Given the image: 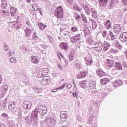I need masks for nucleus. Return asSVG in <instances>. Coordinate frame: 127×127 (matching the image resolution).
<instances>
[{
	"instance_id": "nucleus-7",
	"label": "nucleus",
	"mask_w": 127,
	"mask_h": 127,
	"mask_svg": "<svg viewBox=\"0 0 127 127\" xmlns=\"http://www.w3.org/2000/svg\"><path fill=\"white\" fill-rule=\"evenodd\" d=\"M120 39L122 42H127V33H124L120 35Z\"/></svg>"
},
{
	"instance_id": "nucleus-32",
	"label": "nucleus",
	"mask_w": 127,
	"mask_h": 127,
	"mask_svg": "<svg viewBox=\"0 0 127 127\" xmlns=\"http://www.w3.org/2000/svg\"><path fill=\"white\" fill-rule=\"evenodd\" d=\"M38 78H44V77H46V74L43 73L42 72L40 71L38 73Z\"/></svg>"
},
{
	"instance_id": "nucleus-39",
	"label": "nucleus",
	"mask_w": 127,
	"mask_h": 127,
	"mask_svg": "<svg viewBox=\"0 0 127 127\" xmlns=\"http://www.w3.org/2000/svg\"><path fill=\"white\" fill-rule=\"evenodd\" d=\"M39 112L40 113L41 115H42V116H45V115H46L47 113L46 110H42L41 109H40Z\"/></svg>"
},
{
	"instance_id": "nucleus-34",
	"label": "nucleus",
	"mask_w": 127,
	"mask_h": 127,
	"mask_svg": "<svg viewBox=\"0 0 127 127\" xmlns=\"http://www.w3.org/2000/svg\"><path fill=\"white\" fill-rule=\"evenodd\" d=\"M42 71H43V72H43V74H45L46 76V75H48V72H49L48 68H47V67L43 68Z\"/></svg>"
},
{
	"instance_id": "nucleus-43",
	"label": "nucleus",
	"mask_w": 127,
	"mask_h": 127,
	"mask_svg": "<svg viewBox=\"0 0 127 127\" xmlns=\"http://www.w3.org/2000/svg\"><path fill=\"white\" fill-rule=\"evenodd\" d=\"M75 16V20H76V21H80L81 20V16H80L79 14H76Z\"/></svg>"
},
{
	"instance_id": "nucleus-28",
	"label": "nucleus",
	"mask_w": 127,
	"mask_h": 127,
	"mask_svg": "<svg viewBox=\"0 0 127 127\" xmlns=\"http://www.w3.org/2000/svg\"><path fill=\"white\" fill-rule=\"evenodd\" d=\"M31 118L38 117V112L35 110L33 111L31 114Z\"/></svg>"
},
{
	"instance_id": "nucleus-61",
	"label": "nucleus",
	"mask_w": 127,
	"mask_h": 127,
	"mask_svg": "<svg viewBox=\"0 0 127 127\" xmlns=\"http://www.w3.org/2000/svg\"><path fill=\"white\" fill-rule=\"evenodd\" d=\"M39 12H40V14H41V15H42V12H41V11L42 10V9H41V8H39Z\"/></svg>"
},
{
	"instance_id": "nucleus-26",
	"label": "nucleus",
	"mask_w": 127,
	"mask_h": 127,
	"mask_svg": "<svg viewBox=\"0 0 127 127\" xmlns=\"http://www.w3.org/2000/svg\"><path fill=\"white\" fill-rule=\"evenodd\" d=\"M60 117L62 119H66L67 117V112L65 111H61Z\"/></svg>"
},
{
	"instance_id": "nucleus-27",
	"label": "nucleus",
	"mask_w": 127,
	"mask_h": 127,
	"mask_svg": "<svg viewBox=\"0 0 127 127\" xmlns=\"http://www.w3.org/2000/svg\"><path fill=\"white\" fill-rule=\"evenodd\" d=\"M33 89L36 93H42L43 92L42 88L34 87Z\"/></svg>"
},
{
	"instance_id": "nucleus-57",
	"label": "nucleus",
	"mask_w": 127,
	"mask_h": 127,
	"mask_svg": "<svg viewBox=\"0 0 127 127\" xmlns=\"http://www.w3.org/2000/svg\"><path fill=\"white\" fill-rule=\"evenodd\" d=\"M4 49L5 51H7L8 49V47L7 46H5L4 48Z\"/></svg>"
},
{
	"instance_id": "nucleus-23",
	"label": "nucleus",
	"mask_w": 127,
	"mask_h": 127,
	"mask_svg": "<svg viewBox=\"0 0 127 127\" xmlns=\"http://www.w3.org/2000/svg\"><path fill=\"white\" fill-rule=\"evenodd\" d=\"M92 33L90 31L89 28H87L84 30V35L85 36L91 37Z\"/></svg>"
},
{
	"instance_id": "nucleus-30",
	"label": "nucleus",
	"mask_w": 127,
	"mask_h": 127,
	"mask_svg": "<svg viewBox=\"0 0 127 127\" xmlns=\"http://www.w3.org/2000/svg\"><path fill=\"white\" fill-rule=\"evenodd\" d=\"M39 28L41 30H44L45 29V27H46V25L43 23H40L39 24Z\"/></svg>"
},
{
	"instance_id": "nucleus-19",
	"label": "nucleus",
	"mask_w": 127,
	"mask_h": 127,
	"mask_svg": "<svg viewBox=\"0 0 127 127\" xmlns=\"http://www.w3.org/2000/svg\"><path fill=\"white\" fill-rule=\"evenodd\" d=\"M123 84V81L120 80H117L114 82V87H120Z\"/></svg>"
},
{
	"instance_id": "nucleus-24",
	"label": "nucleus",
	"mask_w": 127,
	"mask_h": 127,
	"mask_svg": "<svg viewBox=\"0 0 127 127\" xmlns=\"http://www.w3.org/2000/svg\"><path fill=\"white\" fill-rule=\"evenodd\" d=\"M73 9L76 10V11H82V8L79 7L77 4H74L73 5Z\"/></svg>"
},
{
	"instance_id": "nucleus-21",
	"label": "nucleus",
	"mask_w": 127,
	"mask_h": 127,
	"mask_svg": "<svg viewBox=\"0 0 127 127\" xmlns=\"http://www.w3.org/2000/svg\"><path fill=\"white\" fill-rule=\"evenodd\" d=\"M10 11L11 16H14L15 13L16 12V8L11 7L10 8Z\"/></svg>"
},
{
	"instance_id": "nucleus-49",
	"label": "nucleus",
	"mask_w": 127,
	"mask_h": 127,
	"mask_svg": "<svg viewBox=\"0 0 127 127\" xmlns=\"http://www.w3.org/2000/svg\"><path fill=\"white\" fill-rule=\"evenodd\" d=\"M111 40H112L113 41H116V42H117V39H116L115 35L111 36Z\"/></svg>"
},
{
	"instance_id": "nucleus-51",
	"label": "nucleus",
	"mask_w": 127,
	"mask_h": 127,
	"mask_svg": "<svg viewBox=\"0 0 127 127\" xmlns=\"http://www.w3.org/2000/svg\"><path fill=\"white\" fill-rule=\"evenodd\" d=\"M66 1L69 4H73V0H66Z\"/></svg>"
},
{
	"instance_id": "nucleus-22",
	"label": "nucleus",
	"mask_w": 127,
	"mask_h": 127,
	"mask_svg": "<svg viewBox=\"0 0 127 127\" xmlns=\"http://www.w3.org/2000/svg\"><path fill=\"white\" fill-rule=\"evenodd\" d=\"M108 3V0H100L99 4L101 6H106Z\"/></svg>"
},
{
	"instance_id": "nucleus-50",
	"label": "nucleus",
	"mask_w": 127,
	"mask_h": 127,
	"mask_svg": "<svg viewBox=\"0 0 127 127\" xmlns=\"http://www.w3.org/2000/svg\"><path fill=\"white\" fill-rule=\"evenodd\" d=\"M92 63H93V61L92 60H89V61H87V65H89L90 66H91V65H92Z\"/></svg>"
},
{
	"instance_id": "nucleus-41",
	"label": "nucleus",
	"mask_w": 127,
	"mask_h": 127,
	"mask_svg": "<svg viewBox=\"0 0 127 127\" xmlns=\"http://www.w3.org/2000/svg\"><path fill=\"white\" fill-rule=\"evenodd\" d=\"M95 83H94V82H91L89 83V88L90 89V90H92V89H94V88H95Z\"/></svg>"
},
{
	"instance_id": "nucleus-58",
	"label": "nucleus",
	"mask_w": 127,
	"mask_h": 127,
	"mask_svg": "<svg viewBox=\"0 0 127 127\" xmlns=\"http://www.w3.org/2000/svg\"><path fill=\"white\" fill-rule=\"evenodd\" d=\"M72 95L73 96V97H77V94H76V93L75 92H72Z\"/></svg>"
},
{
	"instance_id": "nucleus-46",
	"label": "nucleus",
	"mask_w": 127,
	"mask_h": 127,
	"mask_svg": "<svg viewBox=\"0 0 127 127\" xmlns=\"http://www.w3.org/2000/svg\"><path fill=\"white\" fill-rule=\"evenodd\" d=\"M66 87V83L63 84L61 86H60L58 88V90H62V89H64Z\"/></svg>"
},
{
	"instance_id": "nucleus-35",
	"label": "nucleus",
	"mask_w": 127,
	"mask_h": 127,
	"mask_svg": "<svg viewBox=\"0 0 127 127\" xmlns=\"http://www.w3.org/2000/svg\"><path fill=\"white\" fill-rule=\"evenodd\" d=\"M91 22H92V28L95 29L96 27H97V23H96V21L94 20V19H91Z\"/></svg>"
},
{
	"instance_id": "nucleus-29",
	"label": "nucleus",
	"mask_w": 127,
	"mask_h": 127,
	"mask_svg": "<svg viewBox=\"0 0 127 127\" xmlns=\"http://www.w3.org/2000/svg\"><path fill=\"white\" fill-rule=\"evenodd\" d=\"M118 2H119V0H111L110 5L111 6H115V5H116Z\"/></svg>"
},
{
	"instance_id": "nucleus-3",
	"label": "nucleus",
	"mask_w": 127,
	"mask_h": 127,
	"mask_svg": "<svg viewBox=\"0 0 127 127\" xmlns=\"http://www.w3.org/2000/svg\"><path fill=\"white\" fill-rule=\"evenodd\" d=\"M81 40V35L76 34L74 37L70 39V41L71 43L73 44H77V43H80V41Z\"/></svg>"
},
{
	"instance_id": "nucleus-44",
	"label": "nucleus",
	"mask_w": 127,
	"mask_h": 127,
	"mask_svg": "<svg viewBox=\"0 0 127 127\" xmlns=\"http://www.w3.org/2000/svg\"><path fill=\"white\" fill-rule=\"evenodd\" d=\"M10 62H11V63H16V59H15V57L10 58Z\"/></svg>"
},
{
	"instance_id": "nucleus-36",
	"label": "nucleus",
	"mask_w": 127,
	"mask_h": 127,
	"mask_svg": "<svg viewBox=\"0 0 127 127\" xmlns=\"http://www.w3.org/2000/svg\"><path fill=\"white\" fill-rule=\"evenodd\" d=\"M82 16V20L84 21V23H88V20H87V18L84 14H81Z\"/></svg>"
},
{
	"instance_id": "nucleus-48",
	"label": "nucleus",
	"mask_w": 127,
	"mask_h": 127,
	"mask_svg": "<svg viewBox=\"0 0 127 127\" xmlns=\"http://www.w3.org/2000/svg\"><path fill=\"white\" fill-rule=\"evenodd\" d=\"M2 117H3V118H5V119H8V116L5 113L2 114Z\"/></svg>"
},
{
	"instance_id": "nucleus-45",
	"label": "nucleus",
	"mask_w": 127,
	"mask_h": 127,
	"mask_svg": "<svg viewBox=\"0 0 127 127\" xmlns=\"http://www.w3.org/2000/svg\"><path fill=\"white\" fill-rule=\"evenodd\" d=\"M33 122H34V123H36L37 121H38V116L35 117H31Z\"/></svg>"
},
{
	"instance_id": "nucleus-60",
	"label": "nucleus",
	"mask_w": 127,
	"mask_h": 127,
	"mask_svg": "<svg viewBox=\"0 0 127 127\" xmlns=\"http://www.w3.org/2000/svg\"><path fill=\"white\" fill-rule=\"evenodd\" d=\"M123 3H125V4H127V0H123Z\"/></svg>"
},
{
	"instance_id": "nucleus-31",
	"label": "nucleus",
	"mask_w": 127,
	"mask_h": 127,
	"mask_svg": "<svg viewBox=\"0 0 127 127\" xmlns=\"http://www.w3.org/2000/svg\"><path fill=\"white\" fill-rule=\"evenodd\" d=\"M1 6L3 8H5L7 6L6 0H1Z\"/></svg>"
},
{
	"instance_id": "nucleus-55",
	"label": "nucleus",
	"mask_w": 127,
	"mask_h": 127,
	"mask_svg": "<svg viewBox=\"0 0 127 127\" xmlns=\"http://www.w3.org/2000/svg\"><path fill=\"white\" fill-rule=\"evenodd\" d=\"M58 91V88H57V89H55L52 90L51 91V92L52 93H56V92H57Z\"/></svg>"
},
{
	"instance_id": "nucleus-64",
	"label": "nucleus",
	"mask_w": 127,
	"mask_h": 127,
	"mask_svg": "<svg viewBox=\"0 0 127 127\" xmlns=\"http://www.w3.org/2000/svg\"><path fill=\"white\" fill-rule=\"evenodd\" d=\"M13 105H16V102L15 101H13Z\"/></svg>"
},
{
	"instance_id": "nucleus-1",
	"label": "nucleus",
	"mask_w": 127,
	"mask_h": 127,
	"mask_svg": "<svg viewBox=\"0 0 127 127\" xmlns=\"http://www.w3.org/2000/svg\"><path fill=\"white\" fill-rule=\"evenodd\" d=\"M54 15L57 18H59V19H62V18H64V9H63V7L62 6H59L56 7Z\"/></svg>"
},
{
	"instance_id": "nucleus-12",
	"label": "nucleus",
	"mask_w": 127,
	"mask_h": 127,
	"mask_svg": "<svg viewBox=\"0 0 127 127\" xmlns=\"http://www.w3.org/2000/svg\"><path fill=\"white\" fill-rule=\"evenodd\" d=\"M94 48H95V50H96V51H101L102 50V48H103V44L101 43H96Z\"/></svg>"
},
{
	"instance_id": "nucleus-56",
	"label": "nucleus",
	"mask_w": 127,
	"mask_h": 127,
	"mask_svg": "<svg viewBox=\"0 0 127 127\" xmlns=\"http://www.w3.org/2000/svg\"><path fill=\"white\" fill-rule=\"evenodd\" d=\"M58 66L60 70H62V69H63V67H62V65L61 64H59Z\"/></svg>"
},
{
	"instance_id": "nucleus-10",
	"label": "nucleus",
	"mask_w": 127,
	"mask_h": 127,
	"mask_svg": "<svg viewBox=\"0 0 127 127\" xmlns=\"http://www.w3.org/2000/svg\"><path fill=\"white\" fill-rule=\"evenodd\" d=\"M114 30L116 33H121V31L122 30V26L119 24H115L114 28Z\"/></svg>"
},
{
	"instance_id": "nucleus-59",
	"label": "nucleus",
	"mask_w": 127,
	"mask_h": 127,
	"mask_svg": "<svg viewBox=\"0 0 127 127\" xmlns=\"http://www.w3.org/2000/svg\"><path fill=\"white\" fill-rule=\"evenodd\" d=\"M120 51L119 50H114V53H118V52H119Z\"/></svg>"
},
{
	"instance_id": "nucleus-47",
	"label": "nucleus",
	"mask_w": 127,
	"mask_h": 127,
	"mask_svg": "<svg viewBox=\"0 0 127 127\" xmlns=\"http://www.w3.org/2000/svg\"><path fill=\"white\" fill-rule=\"evenodd\" d=\"M71 30L72 32H76L78 29H77V27H72L71 28Z\"/></svg>"
},
{
	"instance_id": "nucleus-5",
	"label": "nucleus",
	"mask_w": 127,
	"mask_h": 127,
	"mask_svg": "<svg viewBox=\"0 0 127 127\" xmlns=\"http://www.w3.org/2000/svg\"><path fill=\"white\" fill-rule=\"evenodd\" d=\"M41 84L44 86H47L50 84V78L48 76H45L41 81Z\"/></svg>"
},
{
	"instance_id": "nucleus-4",
	"label": "nucleus",
	"mask_w": 127,
	"mask_h": 127,
	"mask_svg": "<svg viewBox=\"0 0 127 127\" xmlns=\"http://www.w3.org/2000/svg\"><path fill=\"white\" fill-rule=\"evenodd\" d=\"M32 107V103L30 101H25L23 103V108L25 110H30Z\"/></svg>"
},
{
	"instance_id": "nucleus-63",
	"label": "nucleus",
	"mask_w": 127,
	"mask_h": 127,
	"mask_svg": "<svg viewBox=\"0 0 127 127\" xmlns=\"http://www.w3.org/2000/svg\"><path fill=\"white\" fill-rule=\"evenodd\" d=\"M26 24H27V25H30V23H29V21H26Z\"/></svg>"
},
{
	"instance_id": "nucleus-52",
	"label": "nucleus",
	"mask_w": 127,
	"mask_h": 127,
	"mask_svg": "<svg viewBox=\"0 0 127 127\" xmlns=\"http://www.w3.org/2000/svg\"><path fill=\"white\" fill-rule=\"evenodd\" d=\"M48 37L51 42H52V41H53V38H52V37L51 36L48 35Z\"/></svg>"
},
{
	"instance_id": "nucleus-33",
	"label": "nucleus",
	"mask_w": 127,
	"mask_h": 127,
	"mask_svg": "<svg viewBox=\"0 0 127 127\" xmlns=\"http://www.w3.org/2000/svg\"><path fill=\"white\" fill-rule=\"evenodd\" d=\"M115 46L119 49V50H121L122 49L123 46L122 45L120 44V43L119 42H116L115 44Z\"/></svg>"
},
{
	"instance_id": "nucleus-53",
	"label": "nucleus",
	"mask_w": 127,
	"mask_h": 127,
	"mask_svg": "<svg viewBox=\"0 0 127 127\" xmlns=\"http://www.w3.org/2000/svg\"><path fill=\"white\" fill-rule=\"evenodd\" d=\"M74 59H75V58H74V56H70V57H69L70 61H73L74 60Z\"/></svg>"
},
{
	"instance_id": "nucleus-38",
	"label": "nucleus",
	"mask_w": 127,
	"mask_h": 127,
	"mask_svg": "<svg viewBox=\"0 0 127 127\" xmlns=\"http://www.w3.org/2000/svg\"><path fill=\"white\" fill-rule=\"evenodd\" d=\"M32 7L33 8V10H34V11L37 10V9H39L38 5H37V4H36V3L33 4L32 5Z\"/></svg>"
},
{
	"instance_id": "nucleus-40",
	"label": "nucleus",
	"mask_w": 127,
	"mask_h": 127,
	"mask_svg": "<svg viewBox=\"0 0 127 127\" xmlns=\"http://www.w3.org/2000/svg\"><path fill=\"white\" fill-rule=\"evenodd\" d=\"M92 15L93 17H94V18H97V17H98V14L97 13V11L96 10L93 11Z\"/></svg>"
},
{
	"instance_id": "nucleus-8",
	"label": "nucleus",
	"mask_w": 127,
	"mask_h": 127,
	"mask_svg": "<svg viewBox=\"0 0 127 127\" xmlns=\"http://www.w3.org/2000/svg\"><path fill=\"white\" fill-rule=\"evenodd\" d=\"M82 6L83 9H84L87 13H90V12H91V10L90 9V8H89V6L87 3L83 2L82 4Z\"/></svg>"
},
{
	"instance_id": "nucleus-14",
	"label": "nucleus",
	"mask_w": 127,
	"mask_h": 127,
	"mask_svg": "<svg viewBox=\"0 0 127 127\" xmlns=\"http://www.w3.org/2000/svg\"><path fill=\"white\" fill-rule=\"evenodd\" d=\"M60 47L61 49L66 50V49H68V44L65 42L61 43L60 45Z\"/></svg>"
},
{
	"instance_id": "nucleus-2",
	"label": "nucleus",
	"mask_w": 127,
	"mask_h": 127,
	"mask_svg": "<svg viewBox=\"0 0 127 127\" xmlns=\"http://www.w3.org/2000/svg\"><path fill=\"white\" fill-rule=\"evenodd\" d=\"M45 121L47 126L49 127H52V126H54V125H55V122H56V120H55L53 117L47 118Z\"/></svg>"
},
{
	"instance_id": "nucleus-42",
	"label": "nucleus",
	"mask_w": 127,
	"mask_h": 127,
	"mask_svg": "<svg viewBox=\"0 0 127 127\" xmlns=\"http://www.w3.org/2000/svg\"><path fill=\"white\" fill-rule=\"evenodd\" d=\"M8 109L9 111H13V110H14V106L12 104H9L8 106Z\"/></svg>"
},
{
	"instance_id": "nucleus-18",
	"label": "nucleus",
	"mask_w": 127,
	"mask_h": 127,
	"mask_svg": "<svg viewBox=\"0 0 127 127\" xmlns=\"http://www.w3.org/2000/svg\"><path fill=\"white\" fill-rule=\"evenodd\" d=\"M105 26L106 27L107 29H110L112 26V24H111V21L110 20H107L104 23Z\"/></svg>"
},
{
	"instance_id": "nucleus-62",
	"label": "nucleus",
	"mask_w": 127,
	"mask_h": 127,
	"mask_svg": "<svg viewBox=\"0 0 127 127\" xmlns=\"http://www.w3.org/2000/svg\"><path fill=\"white\" fill-rule=\"evenodd\" d=\"M7 54L9 55V56H11V51H9V52L7 53Z\"/></svg>"
},
{
	"instance_id": "nucleus-9",
	"label": "nucleus",
	"mask_w": 127,
	"mask_h": 127,
	"mask_svg": "<svg viewBox=\"0 0 127 127\" xmlns=\"http://www.w3.org/2000/svg\"><path fill=\"white\" fill-rule=\"evenodd\" d=\"M114 67V68H115V69H116V70H122L123 69V65L120 62L115 63Z\"/></svg>"
},
{
	"instance_id": "nucleus-16",
	"label": "nucleus",
	"mask_w": 127,
	"mask_h": 127,
	"mask_svg": "<svg viewBox=\"0 0 127 127\" xmlns=\"http://www.w3.org/2000/svg\"><path fill=\"white\" fill-rule=\"evenodd\" d=\"M87 76V72L86 71H82L77 75L78 79H82L85 78Z\"/></svg>"
},
{
	"instance_id": "nucleus-13",
	"label": "nucleus",
	"mask_w": 127,
	"mask_h": 127,
	"mask_svg": "<svg viewBox=\"0 0 127 127\" xmlns=\"http://www.w3.org/2000/svg\"><path fill=\"white\" fill-rule=\"evenodd\" d=\"M96 73L99 77H103V76H105V75H106L105 72H104V71H103L101 68H98L96 71Z\"/></svg>"
},
{
	"instance_id": "nucleus-54",
	"label": "nucleus",
	"mask_w": 127,
	"mask_h": 127,
	"mask_svg": "<svg viewBox=\"0 0 127 127\" xmlns=\"http://www.w3.org/2000/svg\"><path fill=\"white\" fill-rule=\"evenodd\" d=\"M89 43H93V39H92V36L90 37Z\"/></svg>"
},
{
	"instance_id": "nucleus-25",
	"label": "nucleus",
	"mask_w": 127,
	"mask_h": 127,
	"mask_svg": "<svg viewBox=\"0 0 127 127\" xmlns=\"http://www.w3.org/2000/svg\"><path fill=\"white\" fill-rule=\"evenodd\" d=\"M108 82H110V79L109 78H103L101 79V84L102 85H106Z\"/></svg>"
},
{
	"instance_id": "nucleus-15",
	"label": "nucleus",
	"mask_w": 127,
	"mask_h": 127,
	"mask_svg": "<svg viewBox=\"0 0 127 127\" xmlns=\"http://www.w3.org/2000/svg\"><path fill=\"white\" fill-rule=\"evenodd\" d=\"M31 33H32V30L28 28H26V29L25 30V36H27V37H29L30 35H31Z\"/></svg>"
},
{
	"instance_id": "nucleus-20",
	"label": "nucleus",
	"mask_w": 127,
	"mask_h": 127,
	"mask_svg": "<svg viewBox=\"0 0 127 127\" xmlns=\"http://www.w3.org/2000/svg\"><path fill=\"white\" fill-rule=\"evenodd\" d=\"M109 48H110V44L105 41L104 43V48H103L104 51H107V50H108Z\"/></svg>"
},
{
	"instance_id": "nucleus-17",
	"label": "nucleus",
	"mask_w": 127,
	"mask_h": 127,
	"mask_svg": "<svg viewBox=\"0 0 127 127\" xmlns=\"http://www.w3.org/2000/svg\"><path fill=\"white\" fill-rule=\"evenodd\" d=\"M87 84H88V81L83 80L80 82V87H81V88H83V89H86V88H87Z\"/></svg>"
},
{
	"instance_id": "nucleus-11",
	"label": "nucleus",
	"mask_w": 127,
	"mask_h": 127,
	"mask_svg": "<svg viewBox=\"0 0 127 127\" xmlns=\"http://www.w3.org/2000/svg\"><path fill=\"white\" fill-rule=\"evenodd\" d=\"M115 62L113 60L108 59L106 61V65L108 68H112L114 66V64Z\"/></svg>"
},
{
	"instance_id": "nucleus-37",
	"label": "nucleus",
	"mask_w": 127,
	"mask_h": 127,
	"mask_svg": "<svg viewBox=\"0 0 127 127\" xmlns=\"http://www.w3.org/2000/svg\"><path fill=\"white\" fill-rule=\"evenodd\" d=\"M81 65H82L81 62L76 63L75 64V68H76V69H80L81 68Z\"/></svg>"
},
{
	"instance_id": "nucleus-6",
	"label": "nucleus",
	"mask_w": 127,
	"mask_h": 127,
	"mask_svg": "<svg viewBox=\"0 0 127 127\" xmlns=\"http://www.w3.org/2000/svg\"><path fill=\"white\" fill-rule=\"evenodd\" d=\"M31 61L33 64H38L39 63V58L37 56H32L31 57Z\"/></svg>"
}]
</instances>
